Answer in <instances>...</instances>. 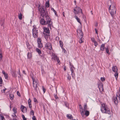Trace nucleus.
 <instances>
[{
	"instance_id": "f257e3e1",
	"label": "nucleus",
	"mask_w": 120,
	"mask_h": 120,
	"mask_svg": "<svg viewBox=\"0 0 120 120\" xmlns=\"http://www.w3.org/2000/svg\"><path fill=\"white\" fill-rule=\"evenodd\" d=\"M39 11L41 14V16L43 17H45L46 18V21L44 19H41L40 22L42 25H48V26L51 29V27H53L52 23L51 21V19L48 15L47 12L45 11L43 7H41L39 8Z\"/></svg>"
},
{
	"instance_id": "f03ea898",
	"label": "nucleus",
	"mask_w": 120,
	"mask_h": 120,
	"mask_svg": "<svg viewBox=\"0 0 120 120\" xmlns=\"http://www.w3.org/2000/svg\"><path fill=\"white\" fill-rule=\"evenodd\" d=\"M101 105V110L102 112L110 114V111L107 108L106 105L105 104L102 103Z\"/></svg>"
},
{
	"instance_id": "7ed1b4c3",
	"label": "nucleus",
	"mask_w": 120,
	"mask_h": 120,
	"mask_svg": "<svg viewBox=\"0 0 120 120\" xmlns=\"http://www.w3.org/2000/svg\"><path fill=\"white\" fill-rule=\"evenodd\" d=\"M109 10V12L112 16L113 17L114 15L116 14V9L114 5L112 4L110 5Z\"/></svg>"
},
{
	"instance_id": "20e7f679",
	"label": "nucleus",
	"mask_w": 120,
	"mask_h": 120,
	"mask_svg": "<svg viewBox=\"0 0 120 120\" xmlns=\"http://www.w3.org/2000/svg\"><path fill=\"white\" fill-rule=\"evenodd\" d=\"M33 81V86L35 91L37 90L38 86V80H35L33 78H32Z\"/></svg>"
},
{
	"instance_id": "39448f33",
	"label": "nucleus",
	"mask_w": 120,
	"mask_h": 120,
	"mask_svg": "<svg viewBox=\"0 0 120 120\" xmlns=\"http://www.w3.org/2000/svg\"><path fill=\"white\" fill-rule=\"evenodd\" d=\"M113 101L115 104L117 105L118 102H120V95L116 94V96L114 98Z\"/></svg>"
},
{
	"instance_id": "423d86ee",
	"label": "nucleus",
	"mask_w": 120,
	"mask_h": 120,
	"mask_svg": "<svg viewBox=\"0 0 120 120\" xmlns=\"http://www.w3.org/2000/svg\"><path fill=\"white\" fill-rule=\"evenodd\" d=\"M34 28L32 30V34L34 38H37L38 37V30L36 29L34 26H33Z\"/></svg>"
},
{
	"instance_id": "0eeeda50",
	"label": "nucleus",
	"mask_w": 120,
	"mask_h": 120,
	"mask_svg": "<svg viewBox=\"0 0 120 120\" xmlns=\"http://www.w3.org/2000/svg\"><path fill=\"white\" fill-rule=\"evenodd\" d=\"M112 71L115 73L114 75L116 78V80H117L118 75V73L117 72V68L116 66H113L112 68Z\"/></svg>"
},
{
	"instance_id": "6e6552de",
	"label": "nucleus",
	"mask_w": 120,
	"mask_h": 120,
	"mask_svg": "<svg viewBox=\"0 0 120 120\" xmlns=\"http://www.w3.org/2000/svg\"><path fill=\"white\" fill-rule=\"evenodd\" d=\"M74 12L75 15L79 14L80 12L82 14V10L79 7H77L76 9H74Z\"/></svg>"
},
{
	"instance_id": "1a4fd4ad",
	"label": "nucleus",
	"mask_w": 120,
	"mask_h": 120,
	"mask_svg": "<svg viewBox=\"0 0 120 120\" xmlns=\"http://www.w3.org/2000/svg\"><path fill=\"white\" fill-rule=\"evenodd\" d=\"M45 47L47 49H48L49 50H51L52 49L51 44L49 42H47L46 44Z\"/></svg>"
},
{
	"instance_id": "9d476101",
	"label": "nucleus",
	"mask_w": 120,
	"mask_h": 120,
	"mask_svg": "<svg viewBox=\"0 0 120 120\" xmlns=\"http://www.w3.org/2000/svg\"><path fill=\"white\" fill-rule=\"evenodd\" d=\"M77 35H78L79 37V36L83 37V34L81 28L79 29H78L77 30Z\"/></svg>"
},
{
	"instance_id": "9b49d317",
	"label": "nucleus",
	"mask_w": 120,
	"mask_h": 120,
	"mask_svg": "<svg viewBox=\"0 0 120 120\" xmlns=\"http://www.w3.org/2000/svg\"><path fill=\"white\" fill-rule=\"evenodd\" d=\"M52 58L54 59V60L57 61L58 63L60 62V60H59V58L55 55V54L54 53L52 54Z\"/></svg>"
},
{
	"instance_id": "f8f14e48",
	"label": "nucleus",
	"mask_w": 120,
	"mask_h": 120,
	"mask_svg": "<svg viewBox=\"0 0 120 120\" xmlns=\"http://www.w3.org/2000/svg\"><path fill=\"white\" fill-rule=\"evenodd\" d=\"M21 110L22 111L23 113H26V107L22 105L21 107Z\"/></svg>"
},
{
	"instance_id": "ddd939ff",
	"label": "nucleus",
	"mask_w": 120,
	"mask_h": 120,
	"mask_svg": "<svg viewBox=\"0 0 120 120\" xmlns=\"http://www.w3.org/2000/svg\"><path fill=\"white\" fill-rule=\"evenodd\" d=\"M103 84L102 83H100L98 84V87L100 91L101 90L102 91L103 90Z\"/></svg>"
},
{
	"instance_id": "4468645a",
	"label": "nucleus",
	"mask_w": 120,
	"mask_h": 120,
	"mask_svg": "<svg viewBox=\"0 0 120 120\" xmlns=\"http://www.w3.org/2000/svg\"><path fill=\"white\" fill-rule=\"evenodd\" d=\"M4 23V19H1L0 20V24L1 26L2 27L3 29L4 28V27L3 25Z\"/></svg>"
},
{
	"instance_id": "2eb2a0df",
	"label": "nucleus",
	"mask_w": 120,
	"mask_h": 120,
	"mask_svg": "<svg viewBox=\"0 0 120 120\" xmlns=\"http://www.w3.org/2000/svg\"><path fill=\"white\" fill-rule=\"evenodd\" d=\"M12 76L15 77H17V75L16 74V71L15 70H13L12 71Z\"/></svg>"
},
{
	"instance_id": "dca6fc26",
	"label": "nucleus",
	"mask_w": 120,
	"mask_h": 120,
	"mask_svg": "<svg viewBox=\"0 0 120 120\" xmlns=\"http://www.w3.org/2000/svg\"><path fill=\"white\" fill-rule=\"evenodd\" d=\"M44 31L46 33H48L49 32V28H44Z\"/></svg>"
},
{
	"instance_id": "f3484780",
	"label": "nucleus",
	"mask_w": 120,
	"mask_h": 120,
	"mask_svg": "<svg viewBox=\"0 0 120 120\" xmlns=\"http://www.w3.org/2000/svg\"><path fill=\"white\" fill-rule=\"evenodd\" d=\"M105 44H102L101 45L100 48V50L101 51H103L104 50V49H105Z\"/></svg>"
},
{
	"instance_id": "a211bd4d",
	"label": "nucleus",
	"mask_w": 120,
	"mask_h": 120,
	"mask_svg": "<svg viewBox=\"0 0 120 120\" xmlns=\"http://www.w3.org/2000/svg\"><path fill=\"white\" fill-rule=\"evenodd\" d=\"M74 17L76 19L77 21L81 25V23L80 22V19L76 15L74 16Z\"/></svg>"
},
{
	"instance_id": "6ab92c4d",
	"label": "nucleus",
	"mask_w": 120,
	"mask_h": 120,
	"mask_svg": "<svg viewBox=\"0 0 120 120\" xmlns=\"http://www.w3.org/2000/svg\"><path fill=\"white\" fill-rule=\"evenodd\" d=\"M80 111L81 112V115L82 117H83L84 115V109H80Z\"/></svg>"
},
{
	"instance_id": "aec40b11",
	"label": "nucleus",
	"mask_w": 120,
	"mask_h": 120,
	"mask_svg": "<svg viewBox=\"0 0 120 120\" xmlns=\"http://www.w3.org/2000/svg\"><path fill=\"white\" fill-rule=\"evenodd\" d=\"M70 70L71 72V75L72 77L74 76L75 75V74L74 72V71L73 69L71 67Z\"/></svg>"
},
{
	"instance_id": "412c9836",
	"label": "nucleus",
	"mask_w": 120,
	"mask_h": 120,
	"mask_svg": "<svg viewBox=\"0 0 120 120\" xmlns=\"http://www.w3.org/2000/svg\"><path fill=\"white\" fill-rule=\"evenodd\" d=\"M18 17L19 19L21 20L22 18V15L21 13L19 14Z\"/></svg>"
},
{
	"instance_id": "4be33fe9",
	"label": "nucleus",
	"mask_w": 120,
	"mask_h": 120,
	"mask_svg": "<svg viewBox=\"0 0 120 120\" xmlns=\"http://www.w3.org/2000/svg\"><path fill=\"white\" fill-rule=\"evenodd\" d=\"M84 111L85 112V114L86 116H88L89 114V111L87 110H85V111Z\"/></svg>"
},
{
	"instance_id": "5701e85b",
	"label": "nucleus",
	"mask_w": 120,
	"mask_h": 120,
	"mask_svg": "<svg viewBox=\"0 0 120 120\" xmlns=\"http://www.w3.org/2000/svg\"><path fill=\"white\" fill-rule=\"evenodd\" d=\"M67 117L68 118L70 119H73V117L71 115H70L69 114H68L67 115Z\"/></svg>"
},
{
	"instance_id": "b1692460",
	"label": "nucleus",
	"mask_w": 120,
	"mask_h": 120,
	"mask_svg": "<svg viewBox=\"0 0 120 120\" xmlns=\"http://www.w3.org/2000/svg\"><path fill=\"white\" fill-rule=\"evenodd\" d=\"M26 44L27 48L29 49V50H30L31 48V47L29 44L28 42H26Z\"/></svg>"
},
{
	"instance_id": "393cba45",
	"label": "nucleus",
	"mask_w": 120,
	"mask_h": 120,
	"mask_svg": "<svg viewBox=\"0 0 120 120\" xmlns=\"http://www.w3.org/2000/svg\"><path fill=\"white\" fill-rule=\"evenodd\" d=\"M82 37H82L81 36H79V38H80L79 41V42L80 43H82L83 42V39L82 38Z\"/></svg>"
},
{
	"instance_id": "a878e982",
	"label": "nucleus",
	"mask_w": 120,
	"mask_h": 120,
	"mask_svg": "<svg viewBox=\"0 0 120 120\" xmlns=\"http://www.w3.org/2000/svg\"><path fill=\"white\" fill-rule=\"evenodd\" d=\"M27 56L28 58H30L31 57V54L29 52H28L27 54Z\"/></svg>"
},
{
	"instance_id": "bb28decb",
	"label": "nucleus",
	"mask_w": 120,
	"mask_h": 120,
	"mask_svg": "<svg viewBox=\"0 0 120 120\" xmlns=\"http://www.w3.org/2000/svg\"><path fill=\"white\" fill-rule=\"evenodd\" d=\"M59 43L60 44V47L62 48H63V44L62 41H59Z\"/></svg>"
},
{
	"instance_id": "cd10ccee",
	"label": "nucleus",
	"mask_w": 120,
	"mask_h": 120,
	"mask_svg": "<svg viewBox=\"0 0 120 120\" xmlns=\"http://www.w3.org/2000/svg\"><path fill=\"white\" fill-rule=\"evenodd\" d=\"M10 98L12 100L14 98L13 95L12 94H10Z\"/></svg>"
},
{
	"instance_id": "c85d7f7f",
	"label": "nucleus",
	"mask_w": 120,
	"mask_h": 120,
	"mask_svg": "<svg viewBox=\"0 0 120 120\" xmlns=\"http://www.w3.org/2000/svg\"><path fill=\"white\" fill-rule=\"evenodd\" d=\"M16 108L14 107L13 109V111L14 112V114H16Z\"/></svg>"
},
{
	"instance_id": "c756f323",
	"label": "nucleus",
	"mask_w": 120,
	"mask_h": 120,
	"mask_svg": "<svg viewBox=\"0 0 120 120\" xmlns=\"http://www.w3.org/2000/svg\"><path fill=\"white\" fill-rule=\"evenodd\" d=\"M38 44V46L39 48H41L42 47V45L41 43H39Z\"/></svg>"
},
{
	"instance_id": "7c9ffc66",
	"label": "nucleus",
	"mask_w": 120,
	"mask_h": 120,
	"mask_svg": "<svg viewBox=\"0 0 120 120\" xmlns=\"http://www.w3.org/2000/svg\"><path fill=\"white\" fill-rule=\"evenodd\" d=\"M2 56L1 54V52L0 50V62L1 61V60L2 59Z\"/></svg>"
},
{
	"instance_id": "2f4dec72",
	"label": "nucleus",
	"mask_w": 120,
	"mask_h": 120,
	"mask_svg": "<svg viewBox=\"0 0 120 120\" xmlns=\"http://www.w3.org/2000/svg\"><path fill=\"white\" fill-rule=\"evenodd\" d=\"M36 51L38 52L39 54L41 53V51L38 49H37Z\"/></svg>"
},
{
	"instance_id": "473e14b6",
	"label": "nucleus",
	"mask_w": 120,
	"mask_h": 120,
	"mask_svg": "<svg viewBox=\"0 0 120 120\" xmlns=\"http://www.w3.org/2000/svg\"><path fill=\"white\" fill-rule=\"evenodd\" d=\"M46 6L47 8L49 7V1H48L46 3Z\"/></svg>"
},
{
	"instance_id": "72a5a7b5",
	"label": "nucleus",
	"mask_w": 120,
	"mask_h": 120,
	"mask_svg": "<svg viewBox=\"0 0 120 120\" xmlns=\"http://www.w3.org/2000/svg\"><path fill=\"white\" fill-rule=\"evenodd\" d=\"M87 109V105L86 104H85L84 106V111H85V110H86Z\"/></svg>"
},
{
	"instance_id": "f704fd0d",
	"label": "nucleus",
	"mask_w": 120,
	"mask_h": 120,
	"mask_svg": "<svg viewBox=\"0 0 120 120\" xmlns=\"http://www.w3.org/2000/svg\"><path fill=\"white\" fill-rule=\"evenodd\" d=\"M106 52L108 54H110V53L109 52V50H108V48H107L106 49Z\"/></svg>"
},
{
	"instance_id": "c9c22d12",
	"label": "nucleus",
	"mask_w": 120,
	"mask_h": 120,
	"mask_svg": "<svg viewBox=\"0 0 120 120\" xmlns=\"http://www.w3.org/2000/svg\"><path fill=\"white\" fill-rule=\"evenodd\" d=\"M4 76L5 79H8V75L7 74L4 75Z\"/></svg>"
},
{
	"instance_id": "e433bc0d",
	"label": "nucleus",
	"mask_w": 120,
	"mask_h": 120,
	"mask_svg": "<svg viewBox=\"0 0 120 120\" xmlns=\"http://www.w3.org/2000/svg\"><path fill=\"white\" fill-rule=\"evenodd\" d=\"M51 10L53 11L54 12L55 14V15H56V11L54 10V8H51Z\"/></svg>"
},
{
	"instance_id": "4c0bfd02",
	"label": "nucleus",
	"mask_w": 120,
	"mask_h": 120,
	"mask_svg": "<svg viewBox=\"0 0 120 120\" xmlns=\"http://www.w3.org/2000/svg\"><path fill=\"white\" fill-rule=\"evenodd\" d=\"M30 114L31 115H34V112L33 110H32L30 112Z\"/></svg>"
},
{
	"instance_id": "58836bf2",
	"label": "nucleus",
	"mask_w": 120,
	"mask_h": 120,
	"mask_svg": "<svg viewBox=\"0 0 120 120\" xmlns=\"http://www.w3.org/2000/svg\"><path fill=\"white\" fill-rule=\"evenodd\" d=\"M33 120H37L35 116H34L32 117Z\"/></svg>"
},
{
	"instance_id": "ea45409f",
	"label": "nucleus",
	"mask_w": 120,
	"mask_h": 120,
	"mask_svg": "<svg viewBox=\"0 0 120 120\" xmlns=\"http://www.w3.org/2000/svg\"><path fill=\"white\" fill-rule=\"evenodd\" d=\"M22 116L23 120H26V118H25L24 115H22Z\"/></svg>"
},
{
	"instance_id": "a19ab883",
	"label": "nucleus",
	"mask_w": 120,
	"mask_h": 120,
	"mask_svg": "<svg viewBox=\"0 0 120 120\" xmlns=\"http://www.w3.org/2000/svg\"><path fill=\"white\" fill-rule=\"evenodd\" d=\"M37 41L38 42V43H41V40L40 39V38H38V39Z\"/></svg>"
},
{
	"instance_id": "79ce46f5",
	"label": "nucleus",
	"mask_w": 120,
	"mask_h": 120,
	"mask_svg": "<svg viewBox=\"0 0 120 120\" xmlns=\"http://www.w3.org/2000/svg\"><path fill=\"white\" fill-rule=\"evenodd\" d=\"M28 103L29 104V108H30V109H31L32 107L31 103Z\"/></svg>"
},
{
	"instance_id": "37998d69",
	"label": "nucleus",
	"mask_w": 120,
	"mask_h": 120,
	"mask_svg": "<svg viewBox=\"0 0 120 120\" xmlns=\"http://www.w3.org/2000/svg\"><path fill=\"white\" fill-rule=\"evenodd\" d=\"M64 104L65 105L66 107H68V103L67 102H64Z\"/></svg>"
},
{
	"instance_id": "c03bdc74",
	"label": "nucleus",
	"mask_w": 120,
	"mask_h": 120,
	"mask_svg": "<svg viewBox=\"0 0 120 120\" xmlns=\"http://www.w3.org/2000/svg\"><path fill=\"white\" fill-rule=\"evenodd\" d=\"M34 101L35 102H36L37 103L38 102L37 101V99L35 98H34Z\"/></svg>"
},
{
	"instance_id": "a18cd8bd",
	"label": "nucleus",
	"mask_w": 120,
	"mask_h": 120,
	"mask_svg": "<svg viewBox=\"0 0 120 120\" xmlns=\"http://www.w3.org/2000/svg\"><path fill=\"white\" fill-rule=\"evenodd\" d=\"M7 90V89L5 88L4 89H3L2 90H1V91L2 93H4L5 92V91L6 90Z\"/></svg>"
},
{
	"instance_id": "49530a36",
	"label": "nucleus",
	"mask_w": 120,
	"mask_h": 120,
	"mask_svg": "<svg viewBox=\"0 0 120 120\" xmlns=\"http://www.w3.org/2000/svg\"><path fill=\"white\" fill-rule=\"evenodd\" d=\"M101 80L103 81L105 80V78L104 77H101Z\"/></svg>"
},
{
	"instance_id": "de8ad7c7",
	"label": "nucleus",
	"mask_w": 120,
	"mask_h": 120,
	"mask_svg": "<svg viewBox=\"0 0 120 120\" xmlns=\"http://www.w3.org/2000/svg\"><path fill=\"white\" fill-rule=\"evenodd\" d=\"M94 42V45L95 46H96L98 45V43L97 42H96V41H95Z\"/></svg>"
},
{
	"instance_id": "09e8293b",
	"label": "nucleus",
	"mask_w": 120,
	"mask_h": 120,
	"mask_svg": "<svg viewBox=\"0 0 120 120\" xmlns=\"http://www.w3.org/2000/svg\"><path fill=\"white\" fill-rule=\"evenodd\" d=\"M39 55L40 56L42 57H44V55L43 54H42L41 52L40 54H39Z\"/></svg>"
},
{
	"instance_id": "8fccbe9b",
	"label": "nucleus",
	"mask_w": 120,
	"mask_h": 120,
	"mask_svg": "<svg viewBox=\"0 0 120 120\" xmlns=\"http://www.w3.org/2000/svg\"><path fill=\"white\" fill-rule=\"evenodd\" d=\"M68 77H67L68 79V80H70L71 79V77L70 76H69V74H68Z\"/></svg>"
},
{
	"instance_id": "3c124183",
	"label": "nucleus",
	"mask_w": 120,
	"mask_h": 120,
	"mask_svg": "<svg viewBox=\"0 0 120 120\" xmlns=\"http://www.w3.org/2000/svg\"><path fill=\"white\" fill-rule=\"evenodd\" d=\"M3 82L1 78L0 77V84H1Z\"/></svg>"
},
{
	"instance_id": "603ef678",
	"label": "nucleus",
	"mask_w": 120,
	"mask_h": 120,
	"mask_svg": "<svg viewBox=\"0 0 120 120\" xmlns=\"http://www.w3.org/2000/svg\"><path fill=\"white\" fill-rule=\"evenodd\" d=\"M0 118L2 120H4V118L3 116H1L0 117Z\"/></svg>"
},
{
	"instance_id": "864d4df0",
	"label": "nucleus",
	"mask_w": 120,
	"mask_h": 120,
	"mask_svg": "<svg viewBox=\"0 0 120 120\" xmlns=\"http://www.w3.org/2000/svg\"><path fill=\"white\" fill-rule=\"evenodd\" d=\"M79 107L80 109H83L82 107V106L81 105H79Z\"/></svg>"
},
{
	"instance_id": "5fc2aeb1",
	"label": "nucleus",
	"mask_w": 120,
	"mask_h": 120,
	"mask_svg": "<svg viewBox=\"0 0 120 120\" xmlns=\"http://www.w3.org/2000/svg\"><path fill=\"white\" fill-rule=\"evenodd\" d=\"M19 72L18 73V74L19 75V76H18V77H20L21 76V75L20 74V70L19 69Z\"/></svg>"
},
{
	"instance_id": "6e6d98bb",
	"label": "nucleus",
	"mask_w": 120,
	"mask_h": 120,
	"mask_svg": "<svg viewBox=\"0 0 120 120\" xmlns=\"http://www.w3.org/2000/svg\"><path fill=\"white\" fill-rule=\"evenodd\" d=\"M42 89H43V91L44 93L45 92V91L46 90L44 87L43 86L42 87Z\"/></svg>"
},
{
	"instance_id": "4d7b16f0",
	"label": "nucleus",
	"mask_w": 120,
	"mask_h": 120,
	"mask_svg": "<svg viewBox=\"0 0 120 120\" xmlns=\"http://www.w3.org/2000/svg\"><path fill=\"white\" fill-rule=\"evenodd\" d=\"M91 40L93 42L95 41L94 39V38H91Z\"/></svg>"
},
{
	"instance_id": "13d9d810",
	"label": "nucleus",
	"mask_w": 120,
	"mask_h": 120,
	"mask_svg": "<svg viewBox=\"0 0 120 120\" xmlns=\"http://www.w3.org/2000/svg\"><path fill=\"white\" fill-rule=\"evenodd\" d=\"M31 101L30 99L29 98L28 101V103H31Z\"/></svg>"
},
{
	"instance_id": "bf43d9fd",
	"label": "nucleus",
	"mask_w": 120,
	"mask_h": 120,
	"mask_svg": "<svg viewBox=\"0 0 120 120\" xmlns=\"http://www.w3.org/2000/svg\"><path fill=\"white\" fill-rule=\"evenodd\" d=\"M49 36L48 35H47V34H46L45 35V38L46 39V37L47 38H48V37Z\"/></svg>"
},
{
	"instance_id": "052dcab7",
	"label": "nucleus",
	"mask_w": 120,
	"mask_h": 120,
	"mask_svg": "<svg viewBox=\"0 0 120 120\" xmlns=\"http://www.w3.org/2000/svg\"><path fill=\"white\" fill-rule=\"evenodd\" d=\"M117 94H119V95H120V87L119 88V91L118 92Z\"/></svg>"
},
{
	"instance_id": "680f3d73",
	"label": "nucleus",
	"mask_w": 120,
	"mask_h": 120,
	"mask_svg": "<svg viewBox=\"0 0 120 120\" xmlns=\"http://www.w3.org/2000/svg\"><path fill=\"white\" fill-rule=\"evenodd\" d=\"M17 94L19 96H20V94L19 91H17Z\"/></svg>"
},
{
	"instance_id": "e2e57ef3",
	"label": "nucleus",
	"mask_w": 120,
	"mask_h": 120,
	"mask_svg": "<svg viewBox=\"0 0 120 120\" xmlns=\"http://www.w3.org/2000/svg\"><path fill=\"white\" fill-rule=\"evenodd\" d=\"M56 39L58 41L59 40V38L58 37H56Z\"/></svg>"
},
{
	"instance_id": "0e129e2a",
	"label": "nucleus",
	"mask_w": 120,
	"mask_h": 120,
	"mask_svg": "<svg viewBox=\"0 0 120 120\" xmlns=\"http://www.w3.org/2000/svg\"><path fill=\"white\" fill-rule=\"evenodd\" d=\"M69 64H70V65L71 66V67H72L74 68V66H73V65H71V63L69 62Z\"/></svg>"
},
{
	"instance_id": "69168bd1",
	"label": "nucleus",
	"mask_w": 120,
	"mask_h": 120,
	"mask_svg": "<svg viewBox=\"0 0 120 120\" xmlns=\"http://www.w3.org/2000/svg\"><path fill=\"white\" fill-rule=\"evenodd\" d=\"M2 73L4 75L6 74L5 73V72L4 71H2Z\"/></svg>"
},
{
	"instance_id": "338daca9",
	"label": "nucleus",
	"mask_w": 120,
	"mask_h": 120,
	"mask_svg": "<svg viewBox=\"0 0 120 120\" xmlns=\"http://www.w3.org/2000/svg\"><path fill=\"white\" fill-rule=\"evenodd\" d=\"M95 32H96V34H98V31H97V30L96 29H95Z\"/></svg>"
},
{
	"instance_id": "774afa93",
	"label": "nucleus",
	"mask_w": 120,
	"mask_h": 120,
	"mask_svg": "<svg viewBox=\"0 0 120 120\" xmlns=\"http://www.w3.org/2000/svg\"><path fill=\"white\" fill-rule=\"evenodd\" d=\"M62 49L63 50H64V53H65V52H66V51L65 50V49H64L63 48H62Z\"/></svg>"
}]
</instances>
